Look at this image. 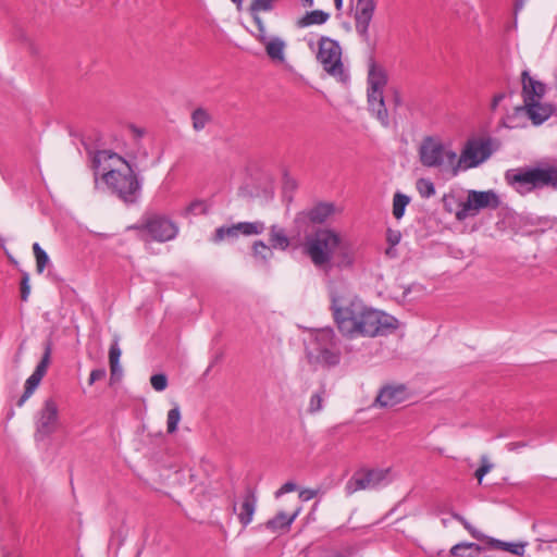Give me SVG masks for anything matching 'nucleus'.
<instances>
[{
  "mask_svg": "<svg viewBox=\"0 0 557 557\" xmlns=\"http://www.w3.org/2000/svg\"><path fill=\"white\" fill-rule=\"evenodd\" d=\"M482 552V547L471 542H460L449 549L453 557H476Z\"/></svg>",
  "mask_w": 557,
  "mask_h": 557,
  "instance_id": "nucleus-25",
  "label": "nucleus"
},
{
  "mask_svg": "<svg viewBox=\"0 0 557 557\" xmlns=\"http://www.w3.org/2000/svg\"><path fill=\"white\" fill-rule=\"evenodd\" d=\"M182 420V412L181 408L177 404L174 405L173 408H171L168 411L166 414V432L169 434H173L177 431L178 423Z\"/></svg>",
  "mask_w": 557,
  "mask_h": 557,
  "instance_id": "nucleus-32",
  "label": "nucleus"
},
{
  "mask_svg": "<svg viewBox=\"0 0 557 557\" xmlns=\"http://www.w3.org/2000/svg\"><path fill=\"white\" fill-rule=\"evenodd\" d=\"M257 508V497L252 492H246L239 504L234 503L232 511L237 516L243 527H247L253 519Z\"/></svg>",
  "mask_w": 557,
  "mask_h": 557,
  "instance_id": "nucleus-18",
  "label": "nucleus"
},
{
  "mask_svg": "<svg viewBox=\"0 0 557 557\" xmlns=\"http://www.w3.org/2000/svg\"><path fill=\"white\" fill-rule=\"evenodd\" d=\"M492 469V465L487 461L486 457L482 458V465L478 468L475 471V478L478 479L479 483L482 482L483 476L488 473Z\"/></svg>",
  "mask_w": 557,
  "mask_h": 557,
  "instance_id": "nucleus-43",
  "label": "nucleus"
},
{
  "mask_svg": "<svg viewBox=\"0 0 557 557\" xmlns=\"http://www.w3.org/2000/svg\"><path fill=\"white\" fill-rule=\"evenodd\" d=\"M50 357H51V346L48 343L46 345V347H45V354H44L40 362L37 364L34 373H36L39 376L44 377L46 372H47V369L49 367V363H50Z\"/></svg>",
  "mask_w": 557,
  "mask_h": 557,
  "instance_id": "nucleus-38",
  "label": "nucleus"
},
{
  "mask_svg": "<svg viewBox=\"0 0 557 557\" xmlns=\"http://www.w3.org/2000/svg\"><path fill=\"white\" fill-rule=\"evenodd\" d=\"M306 357L313 367L337 366L341 362L342 352L335 332L327 327L312 333L306 347Z\"/></svg>",
  "mask_w": 557,
  "mask_h": 557,
  "instance_id": "nucleus-6",
  "label": "nucleus"
},
{
  "mask_svg": "<svg viewBox=\"0 0 557 557\" xmlns=\"http://www.w3.org/2000/svg\"><path fill=\"white\" fill-rule=\"evenodd\" d=\"M144 227L152 239L161 243L173 239L177 234L176 224L160 215L149 218Z\"/></svg>",
  "mask_w": 557,
  "mask_h": 557,
  "instance_id": "nucleus-14",
  "label": "nucleus"
},
{
  "mask_svg": "<svg viewBox=\"0 0 557 557\" xmlns=\"http://www.w3.org/2000/svg\"><path fill=\"white\" fill-rule=\"evenodd\" d=\"M330 18V14L322 10H313L306 12V14L296 21V26L299 28L309 27L312 25H322Z\"/></svg>",
  "mask_w": 557,
  "mask_h": 557,
  "instance_id": "nucleus-24",
  "label": "nucleus"
},
{
  "mask_svg": "<svg viewBox=\"0 0 557 557\" xmlns=\"http://www.w3.org/2000/svg\"><path fill=\"white\" fill-rule=\"evenodd\" d=\"M334 1V5L336 8L337 11H341L343 9V0H333Z\"/></svg>",
  "mask_w": 557,
  "mask_h": 557,
  "instance_id": "nucleus-49",
  "label": "nucleus"
},
{
  "mask_svg": "<svg viewBox=\"0 0 557 557\" xmlns=\"http://www.w3.org/2000/svg\"><path fill=\"white\" fill-rule=\"evenodd\" d=\"M454 518L456 520H458L460 523H462L463 528L470 533V535L472 537H474L475 540H479V541H482V542H485V544L487 545V540L491 537L488 535H485L484 533H482L481 531L476 530L475 528H473L463 517L459 516V515H454Z\"/></svg>",
  "mask_w": 557,
  "mask_h": 557,
  "instance_id": "nucleus-37",
  "label": "nucleus"
},
{
  "mask_svg": "<svg viewBox=\"0 0 557 557\" xmlns=\"http://www.w3.org/2000/svg\"><path fill=\"white\" fill-rule=\"evenodd\" d=\"M208 206L203 200L196 199L186 206L182 212L184 216L205 214Z\"/></svg>",
  "mask_w": 557,
  "mask_h": 557,
  "instance_id": "nucleus-35",
  "label": "nucleus"
},
{
  "mask_svg": "<svg viewBox=\"0 0 557 557\" xmlns=\"http://www.w3.org/2000/svg\"><path fill=\"white\" fill-rule=\"evenodd\" d=\"M239 236L236 224L231 226H221L215 230V233L212 237V242L219 244L225 239H233Z\"/></svg>",
  "mask_w": 557,
  "mask_h": 557,
  "instance_id": "nucleus-30",
  "label": "nucleus"
},
{
  "mask_svg": "<svg viewBox=\"0 0 557 557\" xmlns=\"http://www.w3.org/2000/svg\"><path fill=\"white\" fill-rule=\"evenodd\" d=\"M270 243L274 248L286 249L289 240L282 228L272 226L270 231Z\"/></svg>",
  "mask_w": 557,
  "mask_h": 557,
  "instance_id": "nucleus-31",
  "label": "nucleus"
},
{
  "mask_svg": "<svg viewBox=\"0 0 557 557\" xmlns=\"http://www.w3.org/2000/svg\"><path fill=\"white\" fill-rule=\"evenodd\" d=\"M304 250L313 265L326 273L332 269H349L356 260L354 244L332 228H320L307 237Z\"/></svg>",
  "mask_w": 557,
  "mask_h": 557,
  "instance_id": "nucleus-2",
  "label": "nucleus"
},
{
  "mask_svg": "<svg viewBox=\"0 0 557 557\" xmlns=\"http://www.w3.org/2000/svg\"><path fill=\"white\" fill-rule=\"evenodd\" d=\"M29 294H30L29 278H28V275L25 274L21 282V298H22V300L26 301L29 297Z\"/></svg>",
  "mask_w": 557,
  "mask_h": 557,
  "instance_id": "nucleus-44",
  "label": "nucleus"
},
{
  "mask_svg": "<svg viewBox=\"0 0 557 557\" xmlns=\"http://www.w3.org/2000/svg\"><path fill=\"white\" fill-rule=\"evenodd\" d=\"M323 396H324V389L311 395L309 405H308V411L310 413H317L322 409Z\"/></svg>",
  "mask_w": 557,
  "mask_h": 557,
  "instance_id": "nucleus-39",
  "label": "nucleus"
},
{
  "mask_svg": "<svg viewBox=\"0 0 557 557\" xmlns=\"http://www.w3.org/2000/svg\"><path fill=\"white\" fill-rule=\"evenodd\" d=\"M486 546L488 548L508 552L518 557H523L525 554V549L528 547V543L527 542L510 543V542H505V541L497 540V539H494L491 536L487 540Z\"/></svg>",
  "mask_w": 557,
  "mask_h": 557,
  "instance_id": "nucleus-23",
  "label": "nucleus"
},
{
  "mask_svg": "<svg viewBox=\"0 0 557 557\" xmlns=\"http://www.w3.org/2000/svg\"><path fill=\"white\" fill-rule=\"evenodd\" d=\"M296 490V484L293 483V482H286L285 484H283L275 493V497L278 498L280 496H282L283 494L285 493H290V492H294Z\"/></svg>",
  "mask_w": 557,
  "mask_h": 557,
  "instance_id": "nucleus-47",
  "label": "nucleus"
},
{
  "mask_svg": "<svg viewBox=\"0 0 557 557\" xmlns=\"http://www.w3.org/2000/svg\"><path fill=\"white\" fill-rule=\"evenodd\" d=\"M59 425V408L53 399L45 400L36 422L37 434L47 436L52 434Z\"/></svg>",
  "mask_w": 557,
  "mask_h": 557,
  "instance_id": "nucleus-15",
  "label": "nucleus"
},
{
  "mask_svg": "<svg viewBox=\"0 0 557 557\" xmlns=\"http://www.w3.org/2000/svg\"><path fill=\"white\" fill-rule=\"evenodd\" d=\"M304 7H312L313 5V0H301Z\"/></svg>",
  "mask_w": 557,
  "mask_h": 557,
  "instance_id": "nucleus-50",
  "label": "nucleus"
},
{
  "mask_svg": "<svg viewBox=\"0 0 557 557\" xmlns=\"http://www.w3.org/2000/svg\"><path fill=\"white\" fill-rule=\"evenodd\" d=\"M521 81L523 103L515 107L512 112L507 113L504 117V124L510 128L523 126L522 119L524 116L533 125H541L554 112L553 106L544 101L546 87L542 82L533 78L527 71L522 72Z\"/></svg>",
  "mask_w": 557,
  "mask_h": 557,
  "instance_id": "nucleus-3",
  "label": "nucleus"
},
{
  "mask_svg": "<svg viewBox=\"0 0 557 557\" xmlns=\"http://www.w3.org/2000/svg\"><path fill=\"white\" fill-rule=\"evenodd\" d=\"M41 380V376L33 372V374L25 382V391L17 401V406L21 407L24 405V403L34 394Z\"/></svg>",
  "mask_w": 557,
  "mask_h": 557,
  "instance_id": "nucleus-29",
  "label": "nucleus"
},
{
  "mask_svg": "<svg viewBox=\"0 0 557 557\" xmlns=\"http://www.w3.org/2000/svg\"><path fill=\"white\" fill-rule=\"evenodd\" d=\"M278 0H252L248 7V12L252 17L256 28L265 27V23L261 16L262 12H270L274 9L275 2Z\"/></svg>",
  "mask_w": 557,
  "mask_h": 557,
  "instance_id": "nucleus-22",
  "label": "nucleus"
},
{
  "mask_svg": "<svg viewBox=\"0 0 557 557\" xmlns=\"http://www.w3.org/2000/svg\"><path fill=\"white\" fill-rule=\"evenodd\" d=\"M388 470L368 469L356 472L346 483L345 491L351 495L363 490L376 488L387 476Z\"/></svg>",
  "mask_w": 557,
  "mask_h": 557,
  "instance_id": "nucleus-12",
  "label": "nucleus"
},
{
  "mask_svg": "<svg viewBox=\"0 0 557 557\" xmlns=\"http://www.w3.org/2000/svg\"><path fill=\"white\" fill-rule=\"evenodd\" d=\"M376 0H357L354 11L355 29L363 39H368L371 22L376 11Z\"/></svg>",
  "mask_w": 557,
  "mask_h": 557,
  "instance_id": "nucleus-13",
  "label": "nucleus"
},
{
  "mask_svg": "<svg viewBox=\"0 0 557 557\" xmlns=\"http://www.w3.org/2000/svg\"><path fill=\"white\" fill-rule=\"evenodd\" d=\"M339 211L332 202H320L309 210L301 212L300 215L307 218L311 223L322 224L339 213Z\"/></svg>",
  "mask_w": 557,
  "mask_h": 557,
  "instance_id": "nucleus-19",
  "label": "nucleus"
},
{
  "mask_svg": "<svg viewBox=\"0 0 557 557\" xmlns=\"http://www.w3.org/2000/svg\"><path fill=\"white\" fill-rule=\"evenodd\" d=\"M343 50L338 41L327 36H322L318 41L317 61L323 70L337 82L346 83L349 78L343 60Z\"/></svg>",
  "mask_w": 557,
  "mask_h": 557,
  "instance_id": "nucleus-8",
  "label": "nucleus"
},
{
  "mask_svg": "<svg viewBox=\"0 0 557 557\" xmlns=\"http://www.w3.org/2000/svg\"><path fill=\"white\" fill-rule=\"evenodd\" d=\"M95 161L108 187L125 201H132L139 189V183L129 163L108 150L98 152Z\"/></svg>",
  "mask_w": 557,
  "mask_h": 557,
  "instance_id": "nucleus-4",
  "label": "nucleus"
},
{
  "mask_svg": "<svg viewBox=\"0 0 557 557\" xmlns=\"http://www.w3.org/2000/svg\"><path fill=\"white\" fill-rule=\"evenodd\" d=\"M255 39L264 48L267 57L274 63L283 64L286 62L287 42L281 36H269L267 26L256 28L251 33Z\"/></svg>",
  "mask_w": 557,
  "mask_h": 557,
  "instance_id": "nucleus-11",
  "label": "nucleus"
},
{
  "mask_svg": "<svg viewBox=\"0 0 557 557\" xmlns=\"http://www.w3.org/2000/svg\"><path fill=\"white\" fill-rule=\"evenodd\" d=\"M401 239V234L399 231L396 230H388L386 233V240L389 244V249L386 250V253L388 255L391 252V249L399 244Z\"/></svg>",
  "mask_w": 557,
  "mask_h": 557,
  "instance_id": "nucleus-42",
  "label": "nucleus"
},
{
  "mask_svg": "<svg viewBox=\"0 0 557 557\" xmlns=\"http://www.w3.org/2000/svg\"><path fill=\"white\" fill-rule=\"evenodd\" d=\"M407 389L401 384H389L382 387L375 398L379 407H393L407 399Z\"/></svg>",
  "mask_w": 557,
  "mask_h": 557,
  "instance_id": "nucleus-17",
  "label": "nucleus"
},
{
  "mask_svg": "<svg viewBox=\"0 0 557 557\" xmlns=\"http://www.w3.org/2000/svg\"><path fill=\"white\" fill-rule=\"evenodd\" d=\"M494 151L492 138L475 137L468 139L460 154L457 153V175L461 171L473 169L485 162Z\"/></svg>",
  "mask_w": 557,
  "mask_h": 557,
  "instance_id": "nucleus-9",
  "label": "nucleus"
},
{
  "mask_svg": "<svg viewBox=\"0 0 557 557\" xmlns=\"http://www.w3.org/2000/svg\"><path fill=\"white\" fill-rule=\"evenodd\" d=\"M106 370L104 369H96L90 372L89 379H88V385H92L95 382L100 381L106 377Z\"/></svg>",
  "mask_w": 557,
  "mask_h": 557,
  "instance_id": "nucleus-45",
  "label": "nucleus"
},
{
  "mask_svg": "<svg viewBox=\"0 0 557 557\" xmlns=\"http://www.w3.org/2000/svg\"><path fill=\"white\" fill-rule=\"evenodd\" d=\"M506 95L504 92H499L495 95L492 99L491 109L495 111L499 103L505 99Z\"/></svg>",
  "mask_w": 557,
  "mask_h": 557,
  "instance_id": "nucleus-48",
  "label": "nucleus"
},
{
  "mask_svg": "<svg viewBox=\"0 0 557 557\" xmlns=\"http://www.w3.org/2000/svg\"><path fill=\"white\" fill-rule=\"evenodd\" d=\"M253 253L255 256H259L260 258H262L263 260L272 257V251L270 249L269 246H267L263 242H256L253 244Z\"/></svg>",
  "mask_w": 557,
  "mask_h": 557,
  "instance_id": "nucleus-41",
  "label": "nucleus"
},
{
  "mask_svg": "<svg viewBox=\"0 0 557 557\" xmlns=\"http://www.w3.org/2000/svg\"><path fill=\"white\" fill-rule=\"evenodd\" d=\"M416 188L422 198H430L435 195V186L429 178H419Z\"/></svg>",
  "mask_w": 557,
  "mask_h": 557,
  "instance_id": "nucleus-36",
  "label": "nucleus"
},
{
  "mask_svg": "<svg viewBox=\"0 0 557 557\" xmlns=\"http://www.w3.org/2000/svg\"><path fill=\"white\" fill-rule=\"evenodd\" d=\"M150 384L156 392H163L168 387V377L163 373L153 374L150 376Z\"/></svg>",
  "mask_w": 557,
  "mask_h": 557,
  "instance_id": "nucleus-40",
  "label": "nucleus"
},
{
  "mask_svg": "<svg viewBox=\"0 0 557 557\" xmlns=\"http://www.w3.org/2000/svg\"><path fill=\"white\" fill-rule=\"evenodd\" d=\"M236 227L239 235L250 236L259 235L264 231V224L261 221L255 222H238Z\"/></svg>",
  "mask_w": 557,
  "mask_h": 557,
  "instance_id": "nucleus-26",
  "label": "nucleus"
},
{
  "mask_svg": "<svg viewBox=\"0 0 557 557\" xmlns=\"http://www.w3.org/2000/svg\"><path fill=\"white\" fill-rule=\"evenodd\" d=\"M319 494V490L304 488L299 492V499L302 502H309Z\"/></svg>",
  "mask_w": 557,
  "mask_h": 557,
  "instance_id": "nucleus-46",
  "label": "nucleus"
},
{
  "mask_svg": "<svg viewBox=\"0 0 557 557\" xmlns=\"http://www.w3.org/2000/svg\"><path fill=\"white\" fill-rule=\"evenodd\" d=\"M122 350L119 347L117 341H114L109 349V364L111 375L114 376L121 372L120 358Z\"/></svg>",
  "mask_w": 557,
  "mask_h": 557,
  "instance_id": "nucleus-28",
  "label": "nucleus"
},
{
  "mask_svg": "<svg viewBox=\"0 0 557 557\" xmlns=\"http://www.w3.org/2000/svg\"><path fill=\"white\" fill-rule=\"evenodd\" d=\"M332 311L343 336L348 338L375 337L397 329V320L368 307L358 297L332 296Z\"/></svg>",
  "mask_w": 557,
  "mask_h": 557,
  "instance_id": "nucleus-1",
  "label": "nucleus"
},
{
  "mask_svg": "<svg viewBox=\"0 0 557 557\" xmlns=\"http://www.w3.org/2000/svg\"><path fill=\"white\" fill-rule=\"evenodd\" d=\"M191 121L193 128L200 132L211 122V115L207 110L198 108L191 113Z\"/></svg>",
  "mask_w": 557,
  "mask_h": 557,
  "instance_id": "nucleus-27",
  "label": "nucleus"
},
{
  "mask_svg": "<svg viewBox=\"0 0 557 557\" xmlns=\"http://www.w3.org/2000/svg\"><path fill=\"white\" fill-rule=\"evenodd\" d=\"M418 156L422 165L438 169L450 177L457 176V152L441 137H423L418 148Z\"/></svg>",
  "mask_w": 557,
  "mask_h": 557,
  "instance_id": "nucleus-5",
  "label": "nucleus"
},
{
  "mask_svg": "<svg viewBox=\"0 0 557 557\" xmlns=\"http://www.w3.org/2000/svg\"><path fill=\"white\" fill-rule=\"evenodd\" d=\"M301 511L297 502L281 508L277 513L265 522V528L272 532L287 531Z\"/></svg>",
  "mask_w": 557,
  "mask_h": 557,
  "instance_id": "nucleus-16",
  "label": "nucleus"
},
{
  "mask_svg": "<svg viewBox=\"0 0 557 557\" xmlns=\"http://www.w3.org/2000/svg\"><path fill=\"white\" fill-rule=\"evenodd\" d=\"M368 106L371 113L383 125H388V112L384 102V94L380 90H367Z\"/></svg>",
  "mask_w": 557,
  "mask_h": 557,
  "instance_id": "nucleus-20",
  "label": "nucleus"
},
{
  "mask_svg": "<svg viewBox=\"0 0 557 557\" xmlns=\"http://www.w3.org/2000/svg\"><path fill=\"white\" fill-rule=\"evenodd\" d=\"M444 208L454 213L458 221L475 216L481 210L496 209L500 205L498 195L494 190H468L465 201H458L454 195L443 198Z\"/></svg>",
  "mask_w": 557,
  "mask_h": 557,
  "instance_id": "nucleus-7",
  "label": "nucleus"
},
{
  "mask_svg": "<svg viewBox=\"0 0 557 557\" xmlns=\"http://www.w3.org/2000/svg\"><path fill=\"white\" fill-rule=\"evenodd\" d=\"M33 252L36 259V271L42 273L49 262V257L38 243L33 245Z\"/></svg>",
  "mask_w": 557,
  "mask_h": 557,
  "instance_id": "nucleus-34",
  "label": "nucleus"
},
{
  "mask_svg": "<svg viewBox=\"0 0 557 557\" xmlns=\"http://www.w3.org/2000/svg\"><path fill=\"white\" fill-rule=\"evenodd\" d=\"M410 198L404 194L396 193L393 198V215L399 220L405 214V209L409 205Z\"/></svg>",
  "mask_w": 557,
  "mask_h": 557,
  "instance_id": "nucleus-33",
  "label": "nucleus"
},
{
  "mask_svg": "<svg viewBox=\"0 0 557 557\" xmlns=\"http://www.w3.org/2000/svg\"><path fill=\"white\" fill-rule=\"evenodd\" d=\"M512 183L527 187L525 190L557 186V168L553 165L520 170L511 176Z\"/></svg>",
  "mask_w": 557,
  "mask_h": 557,
  "instance_id": "nucleus-10",
  "label": "nucleus"
},
{
  "mask_svg": "<svg viewBox=\"0 0 557 557\" xmlns=\"http://www.w3.org/2000/svg\"><path fill=\"white\" fill-rule=\"evenodd\" d=\"M387 84V76L383 67L370 60L368 67V87L367 90L384 91Z\"/></svg>",
  "mask_w": 557,
  "mask_h": 557,
  "instance_id": "nucleus-21",
  "label": "nucleus"
},
{
  "mask_svg": "<svg viewBox=\"0 0 557 557\" xmlns=\"http://www.w3.org/2000/svg\"><path fill=\"white\" fill-rule=\"evenodd\" d=\"M547 548L552 552H556L557 553V545L556 546H553V545H548Z\"/></svg>",
  "mask_w": 557,
  "mask_h": 557,
  "instance_id": "nucleus-51",
  "label": "nucleus"
}]
</instances>
